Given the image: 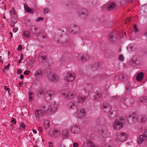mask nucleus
Listing matches in <instances>:
<instances>
[{"label": "nucleus", "instance_id": "58", "mask_svg": "<svg viewBox=\"0 0 147 147\" xmlns=\"http://www.w3.org/2000/svg\"><path fill=\"white\" fill-rule=\"evenodd\" d=\"M32 96H29V101H31L32 100Z\"/></svg>", "mask_w": 147, "mask_h": 147}, {"label": "nucleus", "instance_id": "2", "mask_svg": "<svg viewBox=\"0 0 147 147\" xmlns=\"http://www.w3.org/2000/svg\"><path fill=\"white\" fill-rule=\"evenodd\" d=\"M47 72V76L49 80L55 83L59 81V78L58 76L54 74L51 70L48 69Z\"/></svg>", "mask_w": 147, "mask_h": 147}, {"label": "nucleus", "instance_id": "53", "mask_svg": "<svg viewBox=\"0 0 147 147\" xmlns=\"http://www.w3.org/2000/svg\"><path fill=\"white\" fill-rule=\"evenodd\" d=\"M131 18H128V19H127V20H126V21L127 22H129L130 21V20H131Z\"/></svg>", "mask_w": 147, "mask_h": 147}, {"label": "nucleus", "instance_id": "4", "mask_svg": "<svg viewBox=\"0 0 147 147\" xmlns=\"http://www.w3.org/2000/svg\"><path fill=\"white\" fill-rule=\"evenodd\" d=\"M67 108L69 111L76 110L78 108L77 103L75 101H70L67 104Z\"/></svg>", "mask_w": 147, "mask_h": 147}, {"label": "nucleus", "instance_id": "13", "mask_svg": "<svg viewBox=\"0 0 147 147\" xmlns=\"http://www.w3.org/2000/svg\"><path fill=\"white\" fill-rule=\"evenodd\" d=\"M69 31L71 34H76L79 31V29L77 26L73 25L69 29Z\"/></svg>", "mask_w": 147, "mask_h": 147}, {"label": "nucleus", "instance_id": "38", "mask_svg": "<svg viewBox=\"0 0 147 147\" xmlns=\"http://www.w3.org/2000/svg\"><path fill=\"white\" fill-rule=\"evenodd\" d=\"M49 10L47 8H46L44 9V12L45 14L49 13Z\"/></svg>", "mask_w": 147, "mask_h": 147}, {"label": "nucleus", "instance_id": "57", "mask_svg": "<svg viewBox=\"0 0 147 147\" xmlns=\"http://www.w3.org/2000/svg\"><path fill=\"white\" fill-rule=\"evenodd\" d=\"M20 79H23L24 78V76L23 75H22V74H21L20 75Z\"/></svg>", "mask_w": 147, "mask_h": 147}, {"label": "nucleus", "instance_id": "44", "mask_svg": "<svg viewBox=\"0 0 147 147\" xmlns=\"http://www.w3.org/2000/svg\"><path fill=\"white\" fill-rule=\"evenodd\" d=\"M43 20V18L42 17H39L36 20V21L38 22L40 20Z\"/></svg>", "mask_w": 147, "mask_h": 147}, {"label": "nucleus", "instance_id": "1", "mask_svg": "<svg viewBox=\"0 0 147 147\" xmlns=\"http://www.w3.org/2000/svg\"><path fill=\"white\" fill-rule=\"evenodd\" d=\"M115 141L123 142L126 140L127 137V134L125 132H118L116 134Z\"/></svg>", "mask_w": 147, "mask_h": 147}, {"label": "nucleus", "instance_id": "46", "mask_svg": "<svg viewBox=\"0 0 147 147\" xmlns=\"http://www.w3.org/2000/svg\"><path fill=\"white\" fill-rule=\"evenodd\" d=\"M113 114V112H112V113H111L109 115V116L110 117L112 118L114 117L115 116V115H114L113 116H112V115Z\"/></svg>", "mask_w": 147, "mask_h": 147}, {"label": "nucleus", "instance_id": "34", "mask_svg": "<svg viewBox=\"0 0 147 147\" xmlns=\"http://www.w3.org/2000/svg\"><path fill=\"white\" fill-rule=\"evenodd\" d=\"M113 36L114 33L113 32L111 33L109 36V39L110 40L113 41Z\"/></svg>", "mask_w": 147, "mask_h": 147}, {"label": "nucleus", "instance_id": "6", "mask_svg": "<svg viewBox=\"0 0 147 147\" xmlns=\"http://www.w3.org/2000/svg\"><path fill=\"white\" fill-rule=\"evenodd\" d=\"M81 147H97L91 140L87 138L84 141L83 144Z\"/></svg>", "mask_w": 147, "mask_h": 147}, {"label": "nucleus", "instance_id": "18", "mask_svg": "<svg viewBox=\"0 0 147 147\" xmlns=\"http://www.w3.org/2000/svg\"><path fill=\"white\" fill-rule=\"evenodd\" d=\"M86 99V97L85 96H79L77 97V101L78 103L82 104Z\"/></svg>", "mask_w": 147, "mask_h": 147}, {"label": "nucleus", "instance_id": "52", "mask_svg": "<svg viewBox=\"0 0 147 147\" xmlns=\"http://www.w3.org/2000/svg\"><path fill=\"white\" fill-rule=\"evenodd\" d=\"M7 91L8 92L9 94L10 95L11 94V92H12L10 89V88H9V89L7 90Z\"/></svg>", "mask_w": 147, "mask_h": 147}, {"label": "nucleus", "instance_id": "23", "mask_svg": "<svg viewBox=\"0 0 147 147\" xmlns=\"http://www.w3.org/2000/svg\"><path fill=\"white\" fill-rule=\"evenodd\" d=\"M140 121L141 123L145 122L147 120V118L144 115H142L139 116Z\"/></svg>", "mask_w": 147, "mask_h": 147}, {"label": "nucleus", "instance_id": "20", "mask_svg": "<svg viewBox=\"0 0 147 147\" xmlns=\"http://www.w3.org/2000/svg\"><path fill=\"white\" fill-rule=\"evenodd\" d=\"M79 14L80 15H86V16H85L84 18L85 19L89 15V13L88 11L85 9H82L79 12Z\"/></svg>", "mask_w": 147, "mask_h": 147}, {"label": "nucleus", "instance_id": "49", "mask_svg": "<svg viewBox=\"0 0 147 147\" xmlns=\"http://www.w3.org/2000/svg\"><path fill=\"white\" fill-rule=\"evenodd\" d=\"M101 76V75L100 74H98L96 75L95 76H94V78H98L99 77H100Z\"/></svg>", "mask_w": 147, "mask_h": 147}, {"label": "nucleus", "instance_id": "31", "mask_svg": "<svg viewBox=\"0 0 147 147\" xmlns=\"http://www.w3.org/2000/svg\"><path fill=\"white\" fill-rule=\"evenodd\" d=\"M140 102L141 103L146 102L147 101V97L144 96L141 97L139 100Z\"/></svg>", "mask_w": 147, "mask_h": 147}, {"label": "nucleus", "instance_id": "14", "mask_svg": "<svg viewBox=\"0 0 147 147\" xmlns=\"http://www.w3.org/2000/svg\"><path fill=\"white\" fill-rule=\"evenodd\" d=\"M89 58V56L87 55H83L80 54L78 56V59L79 60L82 61H85L88 60Z\"/></svg>", "mask_w": 147, "mask_h": 147}, {"label": "nucleus", "instance_id": "9", "mask_svg": "<svg viewBox=\"0 0 147 147\" xmlns=\"http://www.w3.org/2000/svg\"><path fill=\"white\" fill-rule=\"evenodd\" d=\"M54 93V92L52 90H47L44 95V97L45 100H51Z\"/></svg>", "mask_w": 147, "mask_h": 147}, {"label": "nucleus", "instance_id": "40", "mask_svg": "<svg viewBox=\"0 0 147 147\" xmlns=\"http://www.w3.org/2000/svg\"><path fill=\"white\" fill-rule=\"evenodd\" d=\"M46 106L45 105H42L40 107L41 109L44 111V113L45 112H46Z\"/></svg>", "mask_w": 147, "mask_h": 147}, {"label": "nucleus", "instance_id": "32", "mask_svg": "<svg viewBox=\"0 0 147 147\" xmlns=\"http://www.w3.org/2000/svg\"><path fill=\"white\" fill-rule=\"evenodd\" d=\"M10 12L12 16L13 17H15V16L16 14V13L14 10V9H12L10 11Z\"/></svg>", "mask_w": 147, "mask_h": 147}, {"label": "nucleus", "instance_id": "10", "mask_svg": "<svg viewBox=\"0 0 147 147\" xmlns=\"http://www.w3.org/2000/svg\"><path fill=\"white\" fill-rule=\"evenodd\" d=\"M123 124L119 120L115 121L113 123V127L114 129L120 130L123 128Z\"/></svg>", "mask_w": 147, "mask_h": 147}, {"label": "nucleus", "instance_id": "22", "mask_svg": "<svg viewBox=\"0 0 147 147\" xmlns=\"http://www.w3.org/2000/svg\"><path fill=\"white\" fill-rule=\"evenodd\" d=\"M143 76V73L142 72H140L137 75L136 79L138 81H140L142 80Z\"/></svg>", "mask_w": 147, "mask_h": 147}, {"label": "nucleus", "instance_id": "42", "mask_svg": "<svg viewBox=\"0 0 147 147\" xmlns=\"http://www.w3.org/2000/svg\"><path fill=\"white\" fill-rule=\"evenodd\" d=\"M78 144L77 142H74L73 143L74 147H78Z\"/></svg>", "mask_w": 147, "mask_h": 147}, {"label": "nucleus", "instance_id": "35", "mask_svg": "<svg viewBox=\"0 0 147 147\" xmlns=\"http://www.w3.org/2000/svg\"><path fill=\"white\" fill-rule=\"evenodd\" d=\"M62 143V141L61 140H58L57 142V145L58 147H61Z\"/></svg>", "mask_w": 147, "mask_h": 147}, {"label": "nucleus", "instance_id": "43", "mask_svg": "<svg viewBox=\"0 0 147 147\" xmlns=\"http://www.w3.org/2000/svg\"><path fill=\"white\" fill-rule=\"evenodd\" d=\"M30 72L29 71L27 70L24 71V74L26 75H28L29 74Z\"/></svg>", "mask_w": 147, "mask_h": 147}, {"label": "nucleus", "instance_id": "45", "mask_svg": "<svg viewBox=\"0 0 147 147\" xmlns=\"http://www.w3.org/2000/svg\"><path fill=\"white\" fill-rule=\"evenodd\" d=\"M38 130L40 132H41L42 131V128L41 127H39L38 128Z\"/></svg>", "mask_w": 147, "mask_h": 147}, {"label": "nucleus", "instance_id": "48", "mask_svg": "<svg viewBox=\"0 0 147 147\" xmlns=\"http://www.w3.org/2000/svg\"><path fill=\"white\" fill-rule=\"evenodd\" d=\"M22 46L21 45H19L18 47V49L19 51H20L22 49Z\"/></svg>", "mask_w": 147, "mask_h": 147}, {"label": "nucleus", "instance_id": "51", "mask_svg": "<svg viewBox=\"0 0 147 147\" xmlns=\"http://www.w3.org/2000/svg\"><path fill=\"white\" fill-rule=\"evenodd\" d=\"M22 73V71L21 69H19L17 71V74H20Z\"/></svg>", "mask_w": 147, "mask_h": 147}, {"label": "nucleus", "instance_id": "50", "mask_svg": "<svg viewBox=\"0 0 147 147\" xmlns=\"http://www.w3.org/2000/svg\"><path fill=\"white\" fill-rule=\"evenodd\" d=\"M47 34H43L42 35V38L43 39H45L47 38Z\"/></svg>", "mask_w": 147, "mask_h": 147}, {"label": "nucleus", "instance_id": "7", "mask_svg": "<svg viewBox=\"0 0 147 147\" xmlns=\"http://www.w3.org/2000/svg\"><path fill=\"white\" fill-rule=\"evenodd\" d=\"M75 77V75L74 73L68 72L67 76L64 77V79L67 82H71L74 80Z\"/></svg>", "mask_w": 147, "mask_h": 147}, {"label": "nucleus", "instance_id": "5", "mask_svg": "<svg viewBox=\"0 0 147 147\" xmlns=\"http://www.w3.org/2000/svg\"><path fill=\"white\" fill-rule=\"evenodd\" d=\"M76 94L74 92L71 91L69 92L66 91L62 94L65 98L67 99H71L75 96Z\"/></svg>", "mask_w": 147, "mask_h": 147}, {"label": "nucleus", "instance_id": "27", "mask_svg": "<svg viewBox=\"0 0 147 147\" xmlns=\"http://www.w3.org/2000/svg\"><path fill=\"white\" fill-rule=\"evenodd\" d=\"M79 112L82 113V115L79 116V118L82 119L85 116L86 113L84 109H81Z\"/></svg>", "mask_w": 147, "mask_h": 147}, {"label": "nucleus", "instance_id": "55", "mask_svg": "<svg viewBox=\"0 0 147 147\" xmlns=\"http://www.w3.org/2000/svg\"><path fill=\"white\" fill-rule=\"evenodd\" d=\"M5 69L8 70L9 69V67H8L7 65L4 67Z\"/></svg>", "mask_w": 147, "mask_h": 147}, {"label": "nucleus", "instance_id": "30", "mask_svg": "<svg viewBox=\"0 0 147 147\" xmlns=\"http://www.w3.org/2000/svg\"><path fill=\"white\" fill-rule=\"evenodd\" d=\"M24 6L25 8V10L27 11V12L28 13H33V12L32 10L29 8L27 5H25L24 4Z\"/></svg>", "mask_w": 147, "mask_h": 147}, {"label": "nucleus", "instance_id": "39", "mask_svg": "<svg viewBox=\"0 0 147 147\" xmlns=\"http://www.w3.org/2000/svg\"><path fill=\"white\" fill-rule=\"evenodd\" d=\"M103 147H113V145L109 144H107L104 145Z\"/></svg>", "mask_w": 147, "mask_h": 147}, {"label": "nucleus", "instance_id": "24", "mask_svg": "<svg viewBox=\"0 0 147 147\" xmlns=\"http://www.w3.org/2000/svg\"><path fill=\"white\" fill-rule=\"evenodd\" d=\"M68 131L67 129H64L63 131L62 138L65 139L67 138L68 136Z\"/></svg>", "mask_w": 147, "mask_h": 147}, {"label": "nucleus", "instance_id": "21", "mask_svg": "<svg viewBox=\"0 0 147 147\" xmlns=\"http://www.w3.org/2000/svg\"><path fill=\"white\" fill-rule=\"evenodd\" d=\"M99 67V64L98 63H95L93 64L91 66V69L92 71H95L97 70Z\"/></svg>", "mask_w": 147, "mask_h": 147}, {"label": "nucleus", "instance_id": "41", "mask_svg": "<svg viewBox=\"0 0 147 147\" xmlns=\"http://www.w3.org/2000/svg\"><path fill=\"white\" fill-rule=\"evenodd\" d=\"M11 122L13 124H15L16 123V119L13 117L11 118Z\"/></svg>", "mask_w": 147, "mask_h": 147}, {"label": "nucleus", "instance_id": "62", "mask_svg": "<svg viewBox=\"0 0 147 147\" xmlns=\"http://www.w3.org/2000/svg\"><path fill=\"white\" fill-rule=\"evenodd\" d=\"M9 88H8L7 86H4V88L5 89H7V90L9 89Z\"/></svg>", "mask_w": 147, "mask_h": 147}, {"label": "nucleus", "instance_id": "26", "mask_svg": "<svg viewBox=\"0 0 147 147\" xmlns=\"http://www.w3.org/2000/svg\"><path fill=\"white\" fill-rule=\"evenodd\" d=\"M45 93L43 88H41L37 92V95L38 96H39L40 95H44Z\"/></svg>", "mask_w": 147, "mask_h": 147}, {"label": "nucleus", "instance_id": "36", "mask_svg": "<svg viewBox=\"0 0 147 147\" xmlns=\"http://www.w3.org/2000/svg\"><path fill=\"white\" fill-rule=\"evenodd\" d=\"M26 125L25 124L23 123H22L20 125V128L21 129H25Z\"/></svg>", "mask_w": 147, "mask_h": 147}, {"label": "nucleus", "instance_id": "59", "mask_svg": "<svg viewBox=\"0 0 147 147\" xmlns=\"http://www.w3.org/2000/svg\"><path fill=\"white\" fill-rule=\"evenodd\" d=\"M81 115H82V113H81L79 112H78V113H77V117L79 118V116H80V115L81 116Z\"/></svg>", "mask_w": 147, "mask_h": 147}, {"label": "nucleus", "instance_id": "25", "mask_svg": "<svg viewBox=\"0 0 147 147\" xmlns=\"http://www.w3.org/2000/svg\"><path fill=\"white\" fill-rule=\"evenodd\" d=\"M113 24L112 21H105L104 23V25L107 27H110L112 26Z\"/></svg>", "mask_w": 147, "mask_h": 147}, {"label": "nucleus", "instance_id": "28", "mask_svg": "<svg viewBox=\"0 0 147 147\" xmlns=\"http://www.w3.org/2000/svg\"><path fill=\"white\" fill-rule=\"evenodd\" d=\"M44 124L45 125V128L46 129H48L49 128L50 126V121L48 120H45L44 121Z\"/></svg>", "mask_w": 147, "mask_h": 147}, {"label": "nucleus", "instance_id": "33", "mask_svg": "<svg viewBox=\"0 0 147 147\" xmlns=\"http://www.w3.org/2000/svg\"><path fill=\"white\" fill-rule=\"evenodd\" d=\"M132 119L134 122H136L137 121H140L139 116L138 117H133Z\"/></svg>", "mask_w": 147, "mask_h": 147}, {"label": "nucleus", "instance_id": "60", "mask_svg": "<svg viewBox=\"0 0 147 147\" xmlns=\"http://www.w3.org/2000/svg\"><path fill=\"white\" fill-rule=\"evenodd\" d=\"M17 31V28H14L13 31L15 32Z\"/></svg>", "mask_w": 147, "mask_h": 147}, {"label": "nucleus", "instance_id": "12", "mask_svg": "<svg viewBox=\"0 0 147 147\" xmlns=\"http://www.w3.org/2000/svg\"><path fill=\"white\" fill-rule=\"evenodd\" d=\"M103 111L105 112L108 113L110 111L111 109V107L109 103L107 102H104L102 105Z\"/></svg>", "mask_w": 147, "mask_h": 147}, {"label": "nucleus", "instance_id": "8", "mask_svg": "<svg viewBox=\"0 0 147 147\" xmlns=\"http://www.w3.org/2000/svg\"><path fill=\"white\" fill-rule=\"evenodd\" d=\"M70 130L73 134H77L80 132L81 129L79 125H74L71 126Z\"/></svg>", "mask_w": 147, "mask_h": 147}, {"label": "nucleus", "instance_id": "29", "mask_svg": "<svg viewBox=\"0 0 147 147\" xmlns=\"http://www.w3.org/2000/svg\"><path fill=\"white\" fill-rule=\"evenodd\" d=\"M23 35L26 38H28L30 35V32L28 31H25L24 32Z\"/></svg>", "mask_w": 147, "mask_h": 147}, {"label": "nucleus", "instance_id": "16", "mask_svg": "<svg viewBox=\"0 0 147 147\" xmlns=\"http://www.w3.org/2000/svg\"><path fill=\"white\" fill-rule=\"evenodd\" d=\"M49 134L51 136L56 138L59 136L60 134L58 131L54 130L53 131H50Z\"/></svg>", "mask_w": 147, "mask_h": 147}, {"label": "nucleus", "instance_id": "61", "mask_svg": "<svg viewBox=\"0 0 147 147\" xmlns=\"http://www.w3.org/2000/svg\"><path fill=\"white\" fill-rule=\"evenodd\" d=\"M21 60H19L18 61V62L17 63V65H19L21 63Z\"/></svg>", "mask_w": 147, "mask_h": 147}, {"label": "nucleus", "instance_id": "3", "mask_svg": "<svg viewBox=\"0 0 147 147\" xmlns=\"http://www.w3.org/2000/svg\"><path fill=\"white\" fill-rule=\"evenodd\" d=\"M35 79L36 83L40 82V80L42 78V70L41 69L37 70L34 74Z\"/></svg>", "mask_w": 147, "mask_h": 147}, {"label": "nucleus", "instance_id": "19", "mask_svg": "<svg viewBox=\"0 0 147 147\" xmlns=\"http://www.w3.org/2000/svg\"><path fill=\"white\" fill-rule=\"evenodd\" d=\"M94 99L96 100L99 101L102 99V96L100 92H97L94 96Z\"/></svg>", "mask_w": 147, "mask_h": 147}, {"label": "nucleus", "instance_id": "56", "mask_svg": "<svg viewBox=\"0 0 147 147\" xmlns=\"http://www.w3.org/2000/svg\"><path fill=\"white\" fill-rule=\"evenodd\" d=\"M144 35L147 37V31L144 32Z\"/></svg>", "mask_w": 147, "mask_h": 147}, {"label": "nucleus", "instance_id": "64", "mask_svg": "<svg viewBox=\"0 0 147 147\" xmlns=\"http://www.w3.org/2000/svg\"><path fill=\"white\" fill-rule=\"evenodd\" d=\"M32 130H33V131L34 133L36 134L37 133V131L36 130L33 129Z\"/></svg>", "mask_w": 147, "mask_h": 147}, {"label": "nucleus", "instance_id": "11", "mask_svg": "<svg viewBox=\"0 0 147 147\" xmlns=\"http://www.w3.org/2000/svg\"><path fill=\"white\" fill-rule=\"evenodd\" d=\"M57 105L55 102H53L49 108L47 110V113H49V112H55L57 109Z\"/></svg>", "mask_w": 147, "mask_h": 147}, {"label": "nucleus", "instance_id": "47", "mask_svg": "<svg viewBox=\"0 0 147 147\" xmlns=\"http://www.w3.org/2000/svg\"><path fill=\"white\" fill-rule=\"evenodd\" d=\"M40 57L41 58L42 60H45L47 58V57L45 56H42V57Z\"/></svg>", "mask_w": 147, "mask_h": 147}, {"label": "nucleus", "instance_id": "63", "mask_svg": "<svg viewBox=\"0 0 147 147\" xmlns=\"http://www.w3.org/2000/svg\"><path fill=\"white\" fill-rule=\"evenodd\" d=\"M132 46H130L129 47V48L130 49V51H132Z\"/></svg>", "mask_w": 147, "mask_h": 147}, {"label": "nucleus", "instance_id": "17", "mask_svg": "<svg viewBox=\"0 0 147 147\" xmlns=\"http://www.w3.org/2000/svg\"><path fill=\"white\" fill-rule=\"evenodd\" d=\"M44 111L42 110H38L35 111V115L38 118L42 117L44 115Z\"/></svg>", "mask_w": 147, "mask_h": 147}, {"label": "nucleus", "instance_id": "54", "mask_svg": "<svg viewBox=\"0 0 147 147\" xmlns=\"http://www.w3.org/2000/svg\"><path fill=\"white\" fill-rule=\"evenodd\" d=\"M126 2H132L133 1H136V0H125Z\"/></svg>", "mask_w": 147, "mask_h": 147}, {"label": "nucleus", "instance_id": "37", "mask_svg": "<svg viewBox=\"0 0 147 147\" xmlns=\"http://www.w3.org/2000/svg\"><path fill=\"white\" fill-rule=\"evenodd\" d=\"M119 60L121 61H123L124 60V57L122 55H121L119 56Z\"/></svg>", "mask_w": 147, "mask_h": 147}, {"label": "nucleus", "instance_id": "15", "mask_svg": "<svg viewBox=\"0 0 147 147\" xmlns=\"http://www.w3.org/2000/svg\"><path fill=\"white\" fill-rule=\"evenodd\" d=\"M116 7L115 3L114 2H111L108 3L107 9L108 10L111 11L114 9Z\"/></svg>", "mask_w": 147, "mask_h": 147}]
</instances>
